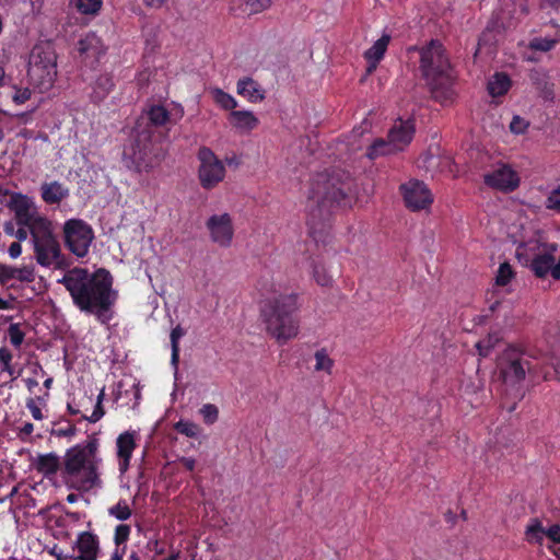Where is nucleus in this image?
<instances>
[{"instance_id":"f257e3e1","label":"nucleus","mask_w":560,"mask_h":560,"mask_svg":"<svg viewBox=\"0 0 560 560\" xmlns=\"http://www.w3.org/2000/svg\"><path fill=\"white\" fill-rule=\"evenodd\" d=\"M353 180L343 172L320 173L313 179L307 197L308 224L316 229L328 220L335 207L350 206Z\"/></svg>"},{"instance_id":"f03ea898","label":"nucleus","mask_w":560,"mask_h":560,"mask_svg":"<svg viewBox=\"0 0 560 560\" xmlns=\"http://www.w3.org/2000/svg\"><path fill=\"white\" fill-rule=\"evenodd\" d=\"M72 299L82 311L95 314L106 323L115 301L109 272L101 268L89 273L84 268L72 267Z\"/></svg>"},{"instance_id":"7ed1b4c3","label":"nucleus","mask_w":560,"mask_h":560,"mask_svg":"<svg viewBox=\"0 0 560 560\" xmlns=\"http://www.w3.org/2000/svg\"><path fill=\"white\" fill-rule=\"evenodd\" d=\"M420 55V71L432 96L445 104L455 95L453 69L446 49L438 39H431L421 48L413 47Z\"/></svg>"},{"instance_id":"20e7f679","label":"nucleus","mask_w":560,"mask_h":560,"mask_svg":"<svg viewBox=\"0 0 560 560\" xmlns=\"http://www.w3.org/2000/svg\"><path fill=\"white\" fill-rule=\"evenodd\" d=\"M296 300L292 294H280L262 304L260 314L267 334L279 345L287 343L299 334V324L293 317Z\"/></svg>"},{"instance_id":"39448f33","label":"nucleus","mask_w":560,"mask_h":560,"mask_svg":"<svg viewBox=\"0 0 560 560\" xmlns=\"http://www.w3.org/2000/svg\"><path fill=\"white\" fill-rule=\"evenodd\" d=\"M57 77V55L49 42L36 44L30 54L27 78L40 93L48 91Z\"/></svg>"},{"instance_id":"423d86ee","label":"nucleus","mask_w":560,"mask_h":560,"mask_svg":"<svg viewBox=\"0 0 560 560\" xmlns=\"http://www.w3.org/2000/svg\"><path fill=\"white\" fill-rule=\"evenodd\" d=\"M96 450V440L72 448V488L86 491L98 483Z\"/></svg>"},{"instance_id":"0eeeda50","label":"nucleus","mask_w":560,"mask_h":560,"mask_svg":"<svg viewBox=\"0 0 560 560\" xmlns=\"http://www.w3.org/2000/svg\"><path fill=\"white\" fill-rule=\"evenodd\" d=\"M412 119L397 118L387 133V139H376L370 147L368 155L373 159L378 155L395 154L404 151L411 142L415 135Z\"/></svg>"},{"instance_id":"6e6552de","label":"nucleus","mask_w":560,"mask_h":560,"mask_svg":"<svg viewBox=\"0 0 560 560\" xmlns=\"http://www.w3.org/2000/svg\"><path fill=\"white\" fill-rule=\"evenodd\" d=\"M34 243V252L36 260L40 266L61 267L63 257L59 242L51 231V223L49 221H39L35 231L31 233Z\"/></svg>"},{"instance_id":"1a4fd4ad","label":"nucleus","mask_w":560,"mask_h":560,"mask_svg":"<svg viewBox=\"0 0 560 560\" xmlns=\"http://www.w3.org/2000/svg\"><path fill=\"white\" fill-rule=\"evenodd\" d=\"M529 371L530 361L522 352L510 349L503 353L500 361V373L505 385L520 384Z\"/></svg>"},{"instance_id":"9d476101","label":"nucleus","mask_w":560,"mask_h":560,"mask_svg":"<svg viewBox=\"0 0 560 560\" xmlns=\"http://www.w3.org/2000/svg\"><path fill=\"white\" fill-rule=\"evenodd\" d=\"M198 159L200 161L198 177L201 186L205 189L215 187L225 176L223 163L206 147L199 149Z\"/></svg>"},{"instance_id":"9b49d317","label":"nucleus","mask_w":560,"mask_h":560,"mask_svg":"<svg viewBox=\"0 0 560 560\" xmlns=\"http://www.w3.org/2000/svg\"><path fill=\"white\" fill-rule=\"evenodd\" d=\"M8 208L14 212L16 224L27 226L30 234L35 231L39 221H48L40 217L34 201L21 192H12Z\"/></svg>"},{"instance_id":"f8f14e48","label":"nucleus","mask_w":560,"mask_h":560,"mask_svg":"<svg viewBox=\"0 0 560 560\" xmlns=\"http://www.w3.org/2000/svg\"><path fill=\"white\" fill-rule=\"evenodd\" d=\"M34 467L49 480H55L58 471H60L61 483L70 489V448L66 450L62 462L55 453L38 455Z\"/></svg>"},{"instance_id":"ddd939ff","label":"nucleus","mask_w":560,"mask_h":560,"mask_svg":"<svg viewBox=\"0 0 560 560\" xmlns=\"http://www.w3.org/2000/svg\"><path fill=\"white\" fill-rule=\"evenodd\" d=\"M406 207L413 212L429 210L433 195L428 186L418 179H411L400 186Z\"/></svg>"},{"instance_id":"4468645a","label":"nucleus","mask_w":560,"mask_h":560,"mask_svg":"<svg viewBox=\"0 0 560 560\" xmlns=\"http://www.w3.org/2000/svg\"><path fill=\"white\" fill-rule=\"evenodd\" d=\"M206 228L209 231L211 242L224 248L231 246L234 226L232 217L229 213L212 214L206 221Z\"/></svg>"},{"instance_id":"2eb2a0df","label":"nucleus","mask_w":560,"mask_h":560,"mask_svg":"<svg viewBox=\"0 0 560 560\" xmlns=\"http://www.w3.org/2000/svg\"><path fill=\"white\" fill-rule=\"evenodd\" d=\"M483 182L493 189L513 191L520 185V177L509 165L501 164L492 172L485 174Z\"/></svg>"},{"instance_id":"dca6fc26","label":"nucleus","mask_w":560,"mask_h":560,"mask_svg":"<svg viewBox=\"0 0 560 560\" xmlns=\"http://www.w3.org/2000/svg\"><path fill=\"white\" fill-rule=\"evenodd\" d=\"M93 240L92 228L81 220L72 219V254L84 257Z\"/></svg>"},{"instance_id":"f3484780","label":"nucleus","mask_w":560,"mask_h":560,"mask_svg":"<svg viewBox=\"0 0 560 560\" xmlns=\"http://www.w3.org/2000/svg\"><path fill=\"white\" fill-rule=\"evenodd\" d=\"M79 57L86 66L93 67L100 56L98 39L94 34L86 35L85 38L79 40L77 47Z\"/></svg>"},{"instance_id":"a211bd4d","label":"nucleus","mask_w":560,"mask_h":560,"mask_svg":"<svg viewBox=\"0 0 560 560\" xmlns=\"http://www.w3.org/2000/svg\"><path fill=\"white\" fill-rule=\"evenodd\" d=\"M556 245H545L544 250L537 254L530 262V269L538 278H544L547 273L551 271L555 262L553 252L556 250Z\"/></svg>"},{"instance_id":"6ab92c4d","label":"nucleus","mask_w":560,"mask_h":560,"mask_svg":"<svg viewBox=\"0 0 560 560\" xmlns=\"http://www.w3.org/2000/svg\"><path fill=\"white\" fill-rule=\"evenodd\" d=\"M237 94L245 97L250 103H260L265 100V90L261 85L249 77H245L237 82Z\"/></svg>"},{"instance_id":"aec40b11","label":"nucleus","mask_w":560,"mask_h":560,"mask_svg":"<svg viewBox=\"0 0 560 560\" xmlns=\"http://www.w3.org/2000/svg\"><path fill=\"white\" fill-rule=\"evenodd\" d=\"M389 42L390 35L383 34L382 37L377 39L373 46L364 52V58L369 62L366 68V75H370L373 71H375L377 63L384 57Z\"/></svg>"},{"instance_id":"412c9836","label":"nucleus","mask_w":560,"mask_h":560,"mask_svg":"<svg viewBox=\"0 0 560 560\" xmlns=\"http://www.w3.org/2000/svg\"><path fill=\"white\" fill-rule=\"evenodd\" d=\"M68 195V188L58 182L44 183L40 187L42 199L48 205L59 203Z\"/></svg>"},{"instance_id":"4be33fe9","label":"nucleus","mask_w":560,"mask_h":560,"mask_svg":"<svg viewBox=\"0 0 560 560\" xmlns=\"http://www.w3.org/2000/svg\"><path fill=\"white\" fill-rule=\"evenodd\" d=\"M230 121L233 127L246 131L254 129L258 124V119L254 114L247 110H233L230 114Z\"/></svg>"},{"instance_id":"5701e85b","label":"nucleus","mask_w":560,"mask_h":560,"mask_svg":"<svg viewBox=\"0 0 560 560\" xmlns=\"http://www.w3.org/2000/svg\"><path fill=\"white\" fill-rule=\"evenodd\" d=\"M259 291L264 298V304L268 300L277 299L280 294H283L281 284L273 277H262L259 280Z\"/></svg>"},{"instance_id":"b1692460","label":"nucleus","mask_w":560,"mask_h":560,"mask_svg":"<svg viewBox=\"0 0 560 560\" xmlns=\"http://www.w3.org/2000/svg\"><path fill=\"white\" fill-rule=\"evenodd\" d=\"M77 546L79 551L81 552L80 556H96L98 551V541L96 537L89 533H82L77 541Z\"/></svg>"},{"instance_id":"393cba45","label":"nucleus","mask_w":560,"mask_h":560,"mask_svg":"<svg viewBox=\"0 0 560 560\" xmlns=\"http://www.w3.org/2000/svg\"><path fill=\"white\" fill-rule=\"evenodd\" d=\"M511 85L510 78L505 73H497L488 83V91L492 96L505 94Z\"/></svg>"},{"instance_id":"a878e982","label":"nucleus","mask_w":560,"mask_h":560,"mask_svg":"<svg viewBox=\"0 0 560 560\" xmlns=\"http://www.w3.org/2000/svg\"><path fill=\"white\" fill-rule=\"evenodd\" d=\"M117 447L118 456L127 462L135 448L133 435L129 432L120 434L119 438L117 439Z\"/></svg>"},{"instance_id":"bb28decb","label":"nucleus","mask_w":560,"mask_h":560,"mask_svg":"<svg viewBox=\"0 0 560 560\" xmlns=\"http://www.w3.org/2000/svg\"><path fill=\"white\" fill-rule=\"evenodd\" d=\"M314 358L316 361L314 366L316 372H326L327 374L331 373L334 360L329 358L325 349L317 350Z\"/></svg>"},{"instance_id":"cd10ccee","label":"nucleus","mask_w":560,"mask_h":560,"mask_svg":"<svg viewBox=\"0 0 560 560\" xmlns=\"http://www.w3.org/2000/svg\"><path fill=\"white\" fill-rule=\"evenodd\" d=\"M7 337L9 338L10 343L15 348L20 349L24 341L25 334L21 328V324L14 323L11 324L7 330Z\"/></svg>"},{"instance_id":"c85d7f7f","label":"nucleus","mask_w":560,"mask_h":560,"mask_svg":"<svg viewBox=\"0 0 560 560\" xmlns=\"http://www.w3.org/2000/svg\"><path fill=\"white\" fill-rule=\"evenodd\" d=\"M185 335V330L177 325L171 332V343H172V363L177 365L179 360V339Z\"/></svg>"},{"instance_id":"c756f323","label":"nucleus","mask_w":560,"mask_h":560,"mask_svg":"<svg viewBox=\"0 0 560 560\" xmlns=\"http://www.w3.org/2000/svg\"><path fill=\"white\" fill-rule=\"evenodd\" d=\"M214 101L221 105L224 109H233L237 106L236 101L228 93L220 89H213L211 91Z\"/></svg>"},{"instance_id":"7c9ffc66","label":"nucleus","mask_w":560,"mask_h":560,"mask_svg":"<svg viewBox=\"0 0 560 560\" xmlns=\"http://www.w3.org/2000/svg\"><path fill=\"white\" fill-rule=\"evenodd\" d=\"M526 537L529 541L542 542V536L546 535V530L542 528L541 523L538 520H534L526 528Z\"/></svg>"},{"instance_id":"2f4dec72","label":"nucleus","mask_w":560,"mask_h":560,"mask_svg":"<svg viewBox=\"0 0 560 560\" xmlns=\"http://www.w3.org/2000/svg\"><path fill=\"white\" fill-rule=\"evenodd\" d=\"M75 7L82 14H96L102 8V0H77Z\"/></svg>"},{"instance_id":"473e14b6","label":"nucleus","mask_w":560,"mask_h":560,"mask_svg":"<svg viewBox=\"0 0 560 560\" xmlns=\"http://www.w3.org/2000/svg\"><path fill=\"white\" fill-rule=\"evenodd\" d=\"M51 529H52V535L57 539L68 538V536L70 534V527L68 524V515H66V517H62V516L57 517L55 520V525L51 526Z\"/></svg>"},{"instance_id":"72a5a7b5","label":"nucleus","mask_w":560,"mask_h":560,"mask_svg":"<svg viewBox=\"0 0 560 560\" xmlns=\"http://www.w3.org/2000/svg\"><path fill=\"white\" fill-rule=\"evenodd\" d=\"M514 277V271L509 262H503L500 265L497 277L495 284L503 287L506 285L512 278Z\"/></svg>"},{"instance_id":"f704fd0d","label":"nucleus","mask_w":560,"mask_h":560,"mask_svg":"<svg viewBox=\"0 0 560 560\" xmlns=\"http://www.w3.org/2000/svg\"><path fill=\"white\" fill-rule=\"evenodd\" d=\"M313 277L317 284L322 287H329L332 283L331 276L327 272L326 268L323 265L315 264L313 266Z\"/></svg>"},{"instance_id":"c9c22d12","label":"nucleus","mask_w":560,"mask_h":560,"mask_svg":"<svg viewBox=\"0 0 560 560\" xmlns=\"http://www.w3.org/2000/svg\"><path fill=\"white\" fill-rule=\"evenodd\" d=\"M500 341V336L498 334L489 335L486 339L477 342L476 347L479 351V354L482 357H487L490 350Z\"/></svg>"},{"instance_id":"e433bc0d","label":"nucleus","mask_w":560,"mask_h":560,"mask_svg":"<svg viewBox=\"0 0 560 560\" xmlns=\"http://www.w3.org/2000/svg\"><path fill=\"white\" fill-rule=\"evenodd\" d=\"M149 118L154 125L162 126L167 121L168 113L162 106H154L149 112Z\"/></svg>"},{"instance_id":"4c0bfd02","label":"nucleus","mask_w":560,"mask_h":560,"mask_svg":"<svg viewBox=\"0 0 560 560\" xmlns=\"http://www.w3.org/2000/svg\"><path fill=\"white\" fill-rule=\"evenodd\" d=\"M109 514L119 521H126L131 516V510L125 502H118L109 509Z\"/></svg>"},{"instance_id":"58836bf2","label":"nucleus","mask_w":560,"mask_h":560,"mask_svg":"<svg viewBox=\"0 0 560 560\" xmlns=\"http://www.w3.org/2000/svg\"><path fill=\"white\" fill-rule=\"evenodd\" d=\"M545 206L549 210L560 212V185L549 192Z\"/></svg>"},{"instance_id":"ea45409f","label":"nucleus","mask_w":560,"mask_h":560,"mask_svg":"<svg viewBox=\"0 0 560 560\" xmlns=\"http://www.w3.org/2000/svg\"><path fill=\"white\" fill-rule=\"evenodd\" d=\"M175 429L182 433L185 434L188 438H195L198 434V425H196L192 422L188 421H179L175 424Z\"/></svg>"},{"instance_id":"a19ab883","label":"nucleus","mask_w":560,"mask_h":560,"mask_svg":"<svg viewBox=\"0 0 560 560\" xmlns=\"http://www.w3.org/2000/svg\"><path fill=\"white\" fill-rule=\"evenodd\" d=\"M271 0H246L245 8L249 14H256L267 9Z\"/></svg>"},{"instance_id":"79ce46f5","label":"nucleus","mask_w":560,"mask_h":560,"mask_svg":"<svg viewBox=\"0 0 560 560\" xmlns=\"http://www.w3.org/2000/svg\"><path fill=\"white\" fill-rule=\"evenodd\" d=\"M47 396H48V393H45L44 396H37L36 399L30 398L26 401V408L30 410V412L32 413V417L35 420H42L43 419L42 410H40L38 404L36 402V400L43 401L45 399V397H47Z\"/></svg>"},{"instance_id":"37998d69","label":"nucleus","mask_w":560,"mask_h":560,"mask_svg":"<svg viewBox=\"0 0 560 560\" xmlns=\"http://www.w3.org/2000/svg\"><path fill=\"white\" fill-rule=\"evenodd\" d=\"M200 413L202 415L206 423L212 424L218 419L219 410L214 405L207 404L200 409Z\"/></svg>"},{"instance_id":"c03bdc74","label":"nucleus","mask_w":560,"mask_h":560,"mask_svg":"<svg viewBox=\"0 0 560 560\" xmlns=\"http://www.w3.org/2000/svg\"><path fill=\"white\" fill-rule=\"evenodd\" d=\"M12 279H16V267L0 264V284L5 285Z\"/></svg>"},{"instance_id":"a18cd8bd","label":"nucleus","mask_w":560,"mask_h":560,"mask_svg":"<svg viewBox=\"0 0 560 560\" xmlns=\"http://www.w3.org/2000/svg\"><path fill=\"white\" fill-rule=\"evenodd\" d=\"M16 279L21 282H33L35 280L34 268L31 266L16 267Z\"/></svg>"},{"instance_id":"49530a36","label":"nucleus","mask_w":560,"mask_h":560,"mask_svg":"<svg viewBox=\"0 0 560 560\" xmlns=\"http://www.w3.org/2000/svg\"><path fill=\"white\" fill-rule=\"evenodd\" d=\"M529 124L524 118L520 116H514L511 124L510 129L512 132L516 135L524 133L526 129L528 128Z\"/></svg>"},{"instance_id":"de8ad7c7","label":"nucleus","mask_w":560,"mask_h":560,"mask_svg":"<svg viewBox=\"0 0 560 560\" xmlns=\"http://www.w3.org/2000/svg\"><path fill=\"white\" fill-rule=\"evenodd\" d=\"M556 40L555 39H546V38H535L532 43H530V47L536 49V50H540V51H548L550 50L551 48H553V46L556 45Z\"/></svg>"},{"instance_id":"09e8293b","label":"nucleus","mask_w":560,"mask_h":560,"mask_svg":"<svg viewBox=\"0 0 560 560\" xmlns=\"http://www.w3.org/2000/svg\"><path fill=\"white\" fill-rule=\"evenodd\" d=\"M130 534V527L128 525L121 524L116 527L115 530V542L116 545H120L125 542Z\"/></svg>"},{"instance_id":"8fccbe9b","label":"nucleus","mask_w":560,"mask_h":560,"mask_svg":"<svg viewBox=\"0 0 560 560\" xmlns=\"http://www.w3.org/2000/svg\"><path fill=\"white\" fill-rule=\"evenodd\" d=\"M114 83L109 75H101L96 81L97 89H101L103 93L108 92L113 88Z\"/></svg>"},{"instance_id":"3c124183","label":"nucleus","mask_w":560,"mask_h":560,"mask_svg":"<svg viewBox=\"0 0 560 560\" xmlns=\"http://www.w3.org/2000/svg\"><path fill=\"white\" fill-rule=\"evenodd\" d=\"M103 397H104V392L102 390L97 396V404L95 406V409H94L92 416L90 417V420L93 422L100 420L101 417L104 415V409L102 406Z\"/></svg>"},{"instance_id":"603ef678","label":"nucleus","mask_w":560,"mask_h":560,"mask_svg":"<svg viewBox=\"0 0 560 560\" xmlns=\"http://www.w3.org/2000/svg\"><path fill=\"white\" fill-rule=\"evenodd\" d=\"M52 435L56 436H69L70 435V422L66 424L55 423L51 430Z\"/></svg>"},{"instance_id":"864d4df0","label":"nucleus","mask_w":560,"mask_h":560,"mask_svg":"<svg viewBox=\"0 0 560 560\" xmlns=\"http://www.w3.org/2000/svg\"><path fill=\"white\" fill-rule=\"evenodd\" d=\"M49 553L52 555L57 560H70V555L67 553L65 549L58 544H55L50 548Z\"/></svg>"},{"instance_id":"5fc2aeb1","label":"nucleus","mask_w":560,"mask_h":560,"mask_svg":"<svg viewBox=\"0 0 560 560\" xmlns=\"http://www.w3.org/2000/svg\"><path fill=\"white\" fill-rule=\"evenodd\" d=\"M31 97V91L28 89H20L13 95L15 104H24Z\"/></svg>"},{"instance_id":"6e6d98bb","label":"nucleus","mask_w":560,"mask_h":560,"mask_svg":"<svg viewBox=\"0 0 560 560\" xmlns=\"http://www.w3.org/2000/svg\"><path fill=\"white\" fill-rule=\"evenodd\" d=\"M546 536L556 544H560V525L555 524L546 530Z\"/></svg>"},{"instance_id":"4d7b16f0","label":"nucleus","mask_w":560,"mask_h":560,"mask_svg":"<svg viewBox=\"0 0 560 560\" xmlns=\"http://www.w3.org/2000/svg\"><path fill=\"white\" fill-rule=\"evenodd\" d=\"M10 122V115L0 109V142L4 139V128L9 125Z\"/></svg>"},{"instance_id":"13d9d810","label":"nucleus","mask_w":560,"mask_h":560,"mask_svg":"<svg viewBox=\"0 0 560 560\" xmlns=\"http://www.w3.org/2000/svg\"><path fill=\"white\" fill-rule=\"evenodd\" d=\"M9 255L11 258L15 259L18 258L21 253H22V246H21V243L20 242H13L10 246H9Z\"/></svg>"},{"instance_id":"bf43d9fd","label":"nucleus","mask_w":560,"mask_h":560,"mask_svg":"<svg viewBox=\"0 0 560 560\" xmlns=\"http://www.w3.org/2000/svg\"><path fill=\"white\" fill-rule=\"evenodd\" d=\"M62 230L65 246L70 248V219L65 221Z\"/></svg>"},{"instance_id":"052dcab7","label":"nucleus","mask_w":560,"mask_h":560,"mask_svg":"<svg viewBox=\"0 0 560 560\" xmlns=\"http://www.w3.org/2000/svg\"><path fill=\"white\" fill-rule=\"evenodd\" d=\"M28 233L30 229L27 226L20 225V228L15 232V237L19 240L18 242L26 240Z\"/></svg>"},{"instance_id":"680f3d73","label":"nucleus","mask_w":560,"mask_h":560,"mask_svg":"<svg viewBox=\"0 0 560 560\" xmlns=\"http://www.w3.org/2000/svg\"><path fill=\"white\" fill-rule=\"evenodd\" d=\"M11 361H12V353L5 348H1L0 349V364H7L8 362H11Z\"/></svg>"},{"instance_id":"e2e57ef3","label":"nucleus","mask_w":560,"mask_h":560,"mask_svg":"<svg viewBox=\"0 0 560 560\" xmlns=\"http://www.w3.org/2000/svg\"><path fill=\"white\" fill-rule=\"evenodd\" d=\"M14 301H15V298L13 295H10L9 300H4V299L0 298V310H12Z\"/></svg>"},{"instance_id":"0e129e2a","label":"nucleus","mask_w":560,"mask_h":560,"mask_svg":"<svg viewBox=\"0 0 560 560\" xmlns=\"http://www.w3.org/2000/svg\"><path fill=\"white\" fill-rule=\"evenodd\" d=\"M425 407H428L432 413L429 419L435 420L439 417V411H440L439 405L436 402H429V404H427Z\"/></svg>"},{"instance_id":"69168bd1","label":"nucleus","mask_w":560,"mask_h":560,"mask_svg":"<svg viewBox=\"0 0 560 560\" xmlns=\"http://www.w3.org/2000/svg\"><path fill=\"white\" fill-rule=\"evenodd\" d=\"M3 231L7 235L15 236V224L12 221H8L3 225Z\"/></svg>"},{"instance_id":"338daca9","label":"nucleus","mask_w":560,"mask_h":560,"mask_svg":"<svg viewBox=\"0 0 560 560\" xmlns=\"http://www.w3.org/2000/svg\"><path fill=\"white\" fill-rule=\"evenodd\" d=\"M27 389L34 393L35 388L38 387V381L32 377L24 380Z\"/></svg>"},{"instance_id":"774afa93","label":"nucleus","mask_w":560,"mask_h":560,"mask_svg":"<svg viewBox=\"0 0 560 560\" xmlns=\"http://www.w3.org/2000/svg\"><path fill=\"white\" fill-rule=\"evenodd\" d=\"M550 273L555 279H560V259L558 264L553 262Z\"/></svg>"}]
</instances>
